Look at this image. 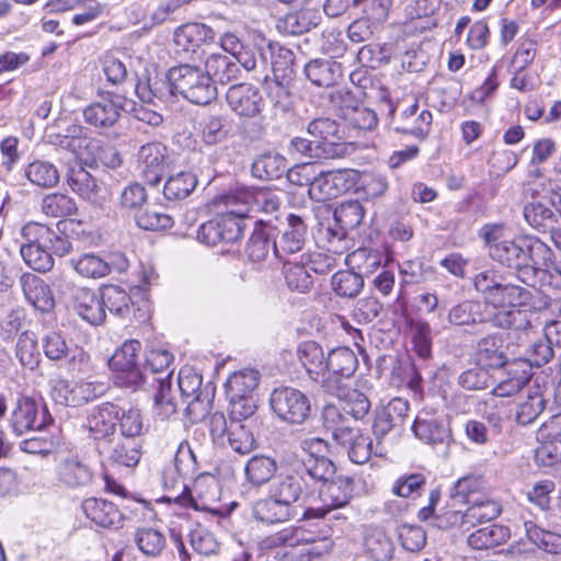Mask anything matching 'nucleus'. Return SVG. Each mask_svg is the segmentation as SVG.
I'll return each mask as SVG.
<instances>
[{"label":"nucleus","mask_w":561,"mask_h":561,"mask_svg":"<svg viewBox=\"0 0 561 561\" xmlns=\"http://www.w3.org/2000/svg\"><path fill=\"white\" fill-rule=\"evenodd\" d=\"M309 486L308 480L297 472L295 467V473L287 474L280 478L272 489V495L287 504L293 506V503L297 502L302 494L304 490Z\"/></svg>","instance_id":"nucleus-42"},{"label":"nucleus","mask_w":561,"mask_h":561,"mask_svg":"<svg viewBox=\"0 0 561 561\" xmlns=\"http://www.w3.org/2000/svg\"><path fill=\"white\" fill-rule=\"evenodd\" d=\"M342 401V410L355 420L364 419L370 411V401L367 396L357 389H348L341 386L339 393H330Z\"/></svg>","instance_id":"nucleus-48"},{"label":"nucleus","mask_w":561,"mask_h":561,"mask_svg":"<svg viewBox=\"0 0 561 561\" xmlns=\"http://www.w3.org/2000/svg\"><path fill=\"white\" fill-rule=\"evenodd\" d=\"M173 360V355L165 350H151L146 355V360L144 368H141L142 373H146V382L148 381L149 376L152 377V382H157V378L167 377L170 373L172 375L173 370H170V365Z\"/></svg>","instance_id":"nucleus-58"},{"label":"nucleus","mask_w":561,"mask_h":561,"mask_svg":"<svg viewBox=\"0 0 561 561\" xmlns=\"http://www.w3.org/2000/svg\"><path fill=\"white\" fill-rule=\"evenodd\" d=\"M217 218L202 224L197 230V240L214 247L220 242L233 243L241 239L247 224L229 206Z\"/></svg>","instance_id":"nucleus-9"},{"label":"nucleus","mask_w":561,"mask_h":561,"mask_svg":"<svg viewBox=\"0 0 561 561\" xmlns=\"http://www.w3.org/2000/svg\"><path fill=\"white\" fill-rule=\"evenodd\" d=\"M533 294L526 287L512 284L506 299L508 309H501L492 314L493 327L515 332L526 331L530 327L529 314L522 308L531 304Z\"/></svg>","instance_id":"nucleus-7"},{"label":"nucleus","mask_w":561,"mask_h":561,"mask_svg":"<svg viewBox=\"0 0 561 561\" xmlns=\"http://www.w3.org/2000/svg\"><path fill=\"white\" fill-rule=\"evenodd\" d=\"M502 512L500 504L495 501L474 502L462 514V524H470L477 526L494 520Z\"/></svg>","instance_id":"nucleus-61"},{"label":"nucleus","mask_w":561,"mask_h":561,"mask_svg":"<svg viewBox=\"0 0 561 561\" xmlns=\"http://www.w3.org/2000/svg\"><path fill=\"white\" fill-rule=\"evenodd\" d=\"M296 357L308 377L322 389V380L327 373V354L316 341H302L297 345Z\"/></svg>","instance_id":"nucleus-23"},{"label":"nucleus","mask_w":561,"mask_h":561,"mask_svg":"<svg viewBox=\"0 0 561 561\" xmlns=\"http://www.w3.org/2000/svg\"><path fill=\"white\" fill-rule=\"evenodd\" d=\"M271 56L267 57V71L272 70L277 79H291L294 76L295 54L291 49L271 41Z\"/></svg>","instance_id":"nucleus-47"},{"label":"nucleus","mask_w":561,"mask_h":561,"mask_svg":"<svg viewBox=\"0 0 561 561\" xmlns=\"http://www.w3.org/2000/svg\"><path fill=\"white\" fill-rule=\"evenodd\" d=\"M231 448L245 455L255 447V439L248 426L239 419H230V431L227 434Z\"/></svg>","instance_id":"nucleus-63"},{"label":"nucleus","mask_w":561,"mask_h":561,"mask_svg":"<svg viewBox=\"0 0 561 561\" xmlns=\"http://www.w3.org/2000/svg\"><path fill=\"white\" fill-rule=\"evenodd\" d=\"M260 373L255 369H242L230 375L226 382V393L229 400L251 397L257 388Z\"/></svg>","instance_id":"nucleus-40"},{"label":"nucleus","mask_w":561,"mask_h":561,"mask_svg":"<svg viewBox=\"0 0 561 561\" xmlns=\"http://www.w3.org/2000/svg\"><path fill=\"white\" fill-rule=\"evenodd\" d=\"M477 357L479 364L490 368H502L507 363V355L497 335H488L477 344Z\"/></svg>","instance_id":"nucleus-43"},{"label":"nucleus","mask_w":561,"mask_h":561,"mask_svg":"<svg viewBox=\"0 0 561 561\" xmlns=\"http://www.w3.org/2000/svg\"><path fill=\"white\" fill-rule=\"evenodd\" d=\"M23 295L36 310L47 313L55 307V298L48 284L38 276L25 273L20 278Z\"/></svg>","instance_id":"nucleus-30"},{"label":"nucleus","mask_w":561,"mask_h":561,"mask_svg":"<svg viewBox=\"0 0 561 561\" xmlns=\"http://www.w3.org/2000/svg\"><path fill=\"white\" fill-rule=\"evenodd\" d=\"M199 135L206 146H216L228 140L230 128L222 115H207L199 122Z\"/></svg>","instance_id":"nucleus-46"},{"label":"nucleus","mask_w":561,"mask_h":561,"mask_svg":"<svg viewBox=\"0 0 561 561\" xmlns=\"http://www.w3.org/2000/svg\"><path fill=\"white\" fill-rule=\"evenodd\" d=\"M410 403L402 398H393L386 405L376 411L373 424L374 434L378 439L383 438L390 432L401 435L409 416Z\"/></svg>","instance_id":"nucleus-19"},{"label":"nucleus","mask_w":561,"mask_h":561,"mask_svg":"<svg viewBox=\"0 0 561 561\" xmlns=\"http://www.w3.org/2000/svg\"><path fill=\"white\" fill-rule=\"evenodd\" d=\"M364 216V206L358 201L343 202L334 210L335 222L346 230L357 228Z\"/></svg>","instance_id":"nucleus-64"},{"label":"nucleus","mask_w":561,"mask_h":561,"mask_svg":"<svg viewBox=\"0 0 561 561\" xmlns=\"http://www.w3.org/2000/svg\"><path fill=\"white\" fill-rule=\"evenodd\" d=\"M307 226L300 216L290 214L282 236L276 240L275 255L283 259L284 254H295L304 249Z\"/></svg>","instance_id":"nucleus-29"},{"label":"nucleus","mask_w":561,"mask_h":561,"mask_svg":"<svg viewBox=\"0 0 561 561\" xmlns=\"http://www.w3.org/2000/svg\"><path fill=\"white\" fill-rule=\"evenodd\" d=\"M506 232L503 225L493 224L485 225L480 236L488 245L489 255L493 261L514 270L523 283L530 284L549 259L551 249L537 238L510 239Z\"/></svg>","instance_id":"nucleus-1"},{"label":"nucleus","mask_w":561,"mask_h":561,"mask_svg":"<svg viewBox=\"0 0 561 561\" xmlns=\"http://www.w3.org/2000/svg\"><path fill=\"white\" fill-rule=\"evenodd\" d=\"M139 176L150 186H157L173 167L172 151L162 142L142 145L137 153Z\"/></svg>","instance_id":"nucleus-8"},{"label":"nucleus","mask_w":561,"mask_h":561,"mask_svg":"<svg viewBox=\"0 0 561 561\" xmlns=\"http://www.w3.org/2000/svg\"><path fill=\"white\" fill-rule=\"evenodd\" d=\"M75 271L85 278H101L110 274L111 267L102 257L93 253H84L70 260Z\"/></svg>","instance_id":"nucleus-57"},{"label":"nucleus","mask_w":561,"mask_h":561,"mask_svg":"<svg viewBox=\"0 0 561 561\" xmlns=\"http://www.w3.org/2000/svg\"><path fill=\"white\" fill-rule=\"evenodd\" d=\"M46 407H39L31 398H20L11 414V427L16 435L28 431H41L51 422Z\"/></svg>","instance_id":"nucleus-16"},{"label":"nucleus","mask_w":561,"mask_h":561,"mask_svg":"<svg viewBox=\"0 0 561 561\" xmlns=\"http://www.w3.org/2000/svg\"><path fill=\"white\" fill-rule=\"evenodd\" d=\"M119 407L104 402L91 408L83 424L94 440H107L115 435Z\"/></svg>","instance_id":"nucleus-20"},{"label":"nucleus","mask_w":561,"mask_h":561,"mask_svg":"<svg viewBox=\"0 0 561 561\" xmlns=\"http://www.w3.org/2000/svg\"><path fill=\"white\" fill-rule=\"evenodd\" d=\"M106 390L103 382L80 380L70 382L57 380L53 394L55 400L67 407H80L101 397Z\"/></svg>","instance_id":"nucleus-15"},{"label":"nucleus","mask_w":561,"mask_h":561,"mask_svg":"<svg viewBox=\"0 0 561 561\" xmlns=\"http://www.w3.org/2000/svg\"><path fill=\"white\" fill-rule=\"evenodd\" d=\"M215 32L203 23H186L174 31V44L184 51H195L203 44L214 41Z\"/></svg>","instance_id":"nucleus-32"},{"label":"nucleus","mask_w":561,"mask_h":561,"mask_svg":"<svg viewBox=\"0 0 561 561\" xmlns=\"http://www.w3.org/2000/svg\"><path fill=\"white\" fill-rule=\"evenodd\" d=\"M288 152L310 160L335 159L345 154L346 147L342 142L316 141L295 137L289 141Z\"/></svg>","instance_id":"nucleus-22"},{"label":"nucleus","mask_w":561,"mask_h":561,"mask_svg":"<svg viewBox=\"0 0 561 561\" xmlns=\"http://www.w3.org/2000/svg\"><path fill=\"white\" fill-rule=\"evenodd\" d=\"M270 407L280 422L289 425H301L311 414L309 397L294 387L275 388L270 396Z\"/></svg>","instance_id":"nucleus-5"},{"label":"nucleus","mask_w":561,"mask_h":561,"mask_svg":"<svg viewBox=\"0 0 561 561\" xmlns=\"http://www.w3.org/2000/svg\"><path fill=\"white\" fill-rule=\"evenodd\" d=\"M549 393L548 378L536 377L527 396L520 397L516 404L515 421L524 426L535 422L546 409Z\"/></svg>","instance_id":"nucleus-18"},{"label":"nucleus","mask_w":561,"mask_h":561,"mask_svg":"<svg viewBox=\"0 0 561 561\" xmlns=\"http://www.w3.org/2000/svg\"><path fill=\"white\" fill-rule=\"evenodd\" d=\"M283 271L286 285L290 290L308 293L312 288L313 279L304 260L284 262Z\"/></svg>","instance_id":"nucleus-54"},{"label":"nucleus","mask_w":561,"mask_h":561,"mask_svg":"<svg viewBox=\"0 0 561 561\" xmlns=\"http://www.w3.org/2000/svg\"><path fill=\"white\" fill-rule=\"evenodd\" d=\"M158 392L154 396L156 413L162 419H169L178 412L179 403L172 394L170 373L167 377L156 379Z\"/></svg>","instance_id":"nucleus-60"},{"label":"nucleus","mask_w":561,"mask_h":561,"mask_svg":"<svg viewBox=\"0 0 561 561\" xmlns=\"http://www.w3.org/2000/svg\"><path fill=\"white\" fill-rule=\"evenodd\" d=\"M296 468L297 472L306 480L308 478V482H312L317 489L334 478L336 470L335 465L329 458L316 457L312 454L297 463Z\"/></svg>","instance_id":"nucleus-33"},{"label":"nucleus","mask_w":561,"mask_h":561,"mask_svg":"<svg viewBox=\"0 0 561 561\" xmlns=\"http://www.w3.org/2000/svg\"><path fill=\"white\" fill-rule=\"evenodd\" d=\"M197 185V176L193 172L181 171L170 175L163 186V196L169 201H181L191 195Z\"/></svg>","instance_id":"nucleus-49"},{"label":"nucleus","mask_w":561,"mask_h":561,"mask_svg":"<svg viewBox=\"0 0 561 561\" xmlns=\"http://www.w3.org/2000/svg\"><path fill=\"white\" fill-rule=\"evenodd\" d=\"M140 351L138 340H128L111 357L108 365L116 373L117 386L136 390L146 382V373L141 371L138 363Z\"/></svg>","instance_id":"nucleus-6"},{"label":"nucleus","mask_w":561,"mask_h":561,"mask_svg":"<svg viewBox=\"0 0 561 561\" xmlns=\"http://www.w3.org/2000/svg\"><path fill=\"white\" fill-rule=\"evenodd\" d=\"M274 229L273 219L254 220V228L245 248V253L252 262L264 261L271 251L275 253Z\"/></svg>","instance_id":"nucleus-24"},{"label":"nucleus","mask_w":561,"mask_h":561,"mask_svg":"<svg viewBox=\"0 0 561 561\" xmlns=\"http://www.w3.org/2000/svg\"><path fill=\"white\" fill-rule=\"evenodd\" d=\"M50 284L57 290L59 297L88 323L99 325L104 322L106 317L103 309L104 301L94 290L84 286H76L61 273L53 274Z\"/></svg>","instance_id":"nucleus-4"},{"label":"nucleus","mask_w":561,"mask_h":561,"mask_svg":"<svg viewBox=\"0 0 561 561\" xmlns=\"http://www.w3.org/2000/svg\"><path fill=\"white\" fill-rule=\"evenodd\" d=\"M299 530H304V528H283L275 536L268 538L265 541V546L267 548L280 545L295 546L299 541H305L307 543H310V547L306 548L304 553L308 556V558H318L324 553H328L332 549L333 542L330 538L323 537L320 538L319 540H314L312 538L305 536L304 531H301V534L299 535Z\"/></svg>","instance_id":"nucleus-26"},{"label":"nucleus","mask_w":561,"mask_h":561,"mask_svg":"<svg viewBox=\"0 0 561 561\" xmlns=\"http://www.w3.org/2000/svg\"><path fill=\"white\" fill-rule=\"evenodd\" d=\"M345 263L364 279V276H370L381 266L382 254L370 248H358L346 255Z\"/></svg>","instance_id":"nucleus-41"},{"label":"nucleus","mask_w":561,"mask_h":561,"mask_svg":"<svg viewBox=\"0 0 561 561\" xmlns=\"http://www.w3.org/2000/svg\"><path fill=\"white\" fill-rule=\"evenodd\" d=\"M360 180L354 169L322 171L311 183V195L317 199H331L353 190Z\"/></svg>","instance_id":"nucleus-13"},{"label":"nucleus","mask_w":561,"mask_h":561,"mask_svg":"<svg viewBox=\"0 0 561 561\" xmlns=\"http://www.w3.org/2000/svg\"><path fill=\"white\" fill-rule=\"evenodd\" d=\"M321 14L314 8H301L298 11L287 13L278 20L277 28L287 35H300L317 27L321 22Z\"/></svg>","instance_id":"nucleus-31"},{"label":"nucleus","mask_w":561,"mask_h":561,"mask_svg":"<svg viewBox=\"0 0 561 561\" xmlns=\"http://www.w3.org/2000/svg\"><path fill=\"white\" fill-rule=\"evenodd\" d=\"M215 398V387L211 382L204 385V389L199 394L184 400L186 403L185 412L192 422L197 423L206 419L213 408Z\"/></svg>","instance_id":"nucleus-55"},{"label":"nucleus","mask_w":561,"mask_h":561,"mask_svg":"<svg viewBox=\"0 0 561 561\" xmlns=\"http://www.w3.org/2000/svg\"><path fill=\"white\" fill-rule=\"evenodd\" d=\"M229 108L239 117L256 118L265 108V99L260 89L251 83L229 87L226 93Z\"/></svg>","instance_id":"nucleus-14"},{"label":"nucleus","mask_w":561,"mask_h":561,"mask_svg":"<svg viewBox=\"0 0 561 561\" xmlns=\"http://www.w3.org/2000/svg\"><path fill=\"white\" fill-rule=\"evenodd\" d=\"M205 72L210 82L227 84L239 78L240 68L232 57L222 54H211L205 60Z\"/></svg>","instance_id":"nucleus-37"},{"label":"nucleus","mask_w":561,"mask_h":561,"mask_svg":"<svg viewBox=\"0 0 561 561\" xmlns=\"http://www.w3.org/2000/svg\"><path fill=\"white\" fill-rule=\"evenodd\" d=\"M510 528H477L468 536V545L482 550L504 543L510 538Z\"/></svg>","instance_id":"nucleus-62"},{"label":"nucleus","mask_w":561,"mask_h":561,"mask_svg":"<svg viewBox=\"0 0 561 561\" xmlns=\"http://www.w3.org/2000/svg\"><path fill=\"white\" fill-rule=\"evenodd\" d=\"M123 111L122 98L116 94L106 93L99 101L93 102L83 111L87 124L95 128H111L119 119Z\"/></svg>","instance_id":"nucleus-21"},{"label":"nucleus","mask_w":561,"mask_h":561,"mask_svg":"<svg viewBox=\"0 0 561 561\" xmlns=\"http://www.w3.org/2000/svg\"><path fill=\"white\" fill-rule=\"evenodd\" d=\"M287 170L286 159L276 152L257 156L251 165V173L260 180L279 179Z\"/></svg>","instance_id":"nucleus-44"},{"label":"nucleus","mask_w":561,"mask_h":561,"mask_svg":"<svg viewBox=\"0 0 561 561\" xmlns=\"http://www.w3.org/2000/svg\"><path fill=\"white\" fill-rule=\"evenodd\" d=\"M244 471L249 482L262 485L274 477L277 463L268 456L255 455L248 460Z\"/></svg>","instance_id":"nucleus-51"},{"label":"nucleus","mask_w":561,"mask_h":561,"mask_svg":"<svg viewBox=\"0 0 561 561\" xmlns=\"http://www.w3.org/2000/svg\"><path fill=\"white\" fill-rule=\"evenodd\" d=\"M82 511L95 526H114L121 520V513L115 505L104 500L87 499L82 503Z\"/></svg>","instance_id":"nucleus-39"},{"label":"nucleus","mask_w":561,"mask_h":561,"mask_svg":"<svg viewBox=\"0 0 561 561\" xmlns=\"http://www.w3.org/2000/svg\"><path fill=\"white\" fill-rule=\"evenodd\" d=\"M218 204L229 206L232 213L243 220L257 219V214H264L277 219L280 207L278 194L268 188L237 187L219 196Z\"/></svg>","instance_id":"nucleus-2"},{"label":"nucleus","mask_w":561,"mask_h":561,"mask_svg":"<svg viewBox=\"0 0 561 561\" xmlns=\"http://www.w3.org/2000/svg\"><path fill=\"white\" fill-rule=\"evenodd\" d=\"M256 522L265 524H278L288 522L294 513L293 506H288L275 496L257 501L252 508Z\"/></svg>","instance_id":"nucleus-38"},{"label":"nucleus","mask_w":561,"mask_h":561,"mask_svg":"<svg viewBox=\"0 0 561 561\" xmlns=\"http://www.w3.org/2000/svg\"><path fill=\"white\" fill-rule=\"evenodd\" d=\"M168 81L172 92L181 94L193 104L206 105L217 96V89L209 76L197 66L183 64L171 68Z\"/></svg>","instance_id":"nucleus-3"},{"label":"nucleus","mask_w":561,"mask_h":561,"mask_svg":"<svg viewBox=\"0 0 561 561\" xmlns=\"http://www.w3.org/2000/svg\"><path fill=\"white\" fill-rule=\"evenodd\" d=\"M65 221H59L55 228L39 222H27L21 229L22 244L50 249L57 256H65L71 251L72 244L64 233Z\"/></svg>","instance_id":"nucleus-10"},{"label":"nucleus","mask_w":561,"mask_h":561,"mask_svg":"<svg viewBox=\"0 0 561 561\" xmlns=\"http://www.w3.org/2000/svg\"><path fill=\"white\" fill-rule=\"evenodd\" d=\"M357 367V356L350 347L332 348L327 354V373L322 380V390L327 393H339L344 380L350 379Z\"/></svg>","instance_id":"nucleus-11"},{"label":"nucleus","mask_w":561,"mask_h":561,"mask_svg":"<svg viewBox=\"0 0 561 561\" xmlns=\"http://www.w3.org/2000/svg\"><path fill=\"white\" fill-rule=\"evenodd\" d=\"M15 356L24 368L34 370L38 367L41 352L33 332L25 331L19 335L15 344Z\"/></svg>","instance_id":"nucleus-53"},{"label":"nucleus","mask_w":561,"mask_h":561,"mask_svg":"<svg viewBox=\"0 0 561 561\" xmlns=\"http://www.w3.org/2000/svg\"><path fill=\"white\" fill-rule=\"evenodd\" d=\"M48 141L64 148L77 158L84 154L87 148H98L99 140L85 136V129L79 124H69L62 133H48Z\"/></svg>","instance_id":"nucleus-27"},{"label":"nucleus","mask_w":561,"mask_h":561,"mask_svg":"<svg viewBox=\"0 0 561 561\" xmlns=\"http://www.w3.org/2000/svg\"><path fill=\"white\" fill-rule=\"evenodd\" d=\"M364 545L368 556L375 561H390L393 554V543L383 528H369L365 535Z\"/></svg>","instance_id":"nucleus-50"},{"label":"nucleus","mask_w":561,"mask_h":561,"mask_svg":"<svg viewBox=\"0 0 561 561\" xmlns=\"http://www.w3.org/2000/svg\"><path fill=\"white\" fill-rule=\"evenodd\" d=\"M101 299L104 301L103 309L107 308L111 313L119 318H127L134 305L129 295L115 285L105 286Z\"/></svg>","instance_id":"nucleus-56"},{"label":"nucleus","mask_w":561,"mask_h":561,"mask_svg":"<svg viewBox=\"0 0 561 561\" xmlns=\"http://www.w3.org/2000/svg\"><path fill=\"white\" fill-rule=\"evenodd\" d=\"M331 287L340 297L354 298L362 291L364 279L352 270L339 271L331 277Z\"/></svg>","instance_id":"nucleus-59"},{"label":"nucleus","mask_w":561,"mask_h":561,"mask_svg":"<svg viewBox=\"0 0 561 561\" xmlns=\"http://www.w3.org/2000/svg\"><path fill=\"white\" fill-rule=\"evenodd\" d=\"M304 72L317 87H332L342 78L341 65L332 59H312L306 64Z\"/></svg>","instance_id":"nucleus-35"},{"label":"nucleus","mask_w":561,"mask_h":561,"mask_svg":"<svg viewBox=\"0 0 561 561\" xmlns=\"http://www.w3.org/2000/svg\"><path fill=\"white\" fill-rule=\"evenodd\" d=\"M28 181L43 188H51L59 182V172L55 164L49 161L35 160L25 169Z\"/></svg>","instance_id":"nucleus-52"},{"label":"nucleus","mask_w":561,"mask_h":561,"mask_svg":"<svg viewBox=\"0 0 561 561\" xmlns=\"http://www.w3.org/2000/svg\"><path fill=\"white\" fill-rule=\"evenodd\" d=\"M353 492V479L339 476L318 486L321 502L327 507L345 506Z\"/></svg>","instance_id":"nucleus-36"},{"label":"nucleus","mask_w":561,"mask_h":561,"mask_svg":"<svg viewBox=\"0 0 561 561\" xmlns=\"http://www.w3.org/2000/svg\"><path fill=\"white\" fill-rule=\"evenodd\" d=\"M540 432L547 439L537 449V457L549 465L561 461V413L543 424Z\"/></svg>","instance_id":"nucleus-34"},{"label":"nucleus","mask_w":561,"mask_h":561,"mask_svg":"<svg viewBox=\"0 0 561 561\" xmlns=\"http://www.w3.org/2000/svg\"><path fill=\"white\" fill-rule=\"evenodd\" d=\"M271 41L257 35L253 37L251 45L241 46L236 56L232 57L237 65L242 66L247 71H259L264 78L267 77V57L271 56Z\"/></svg>","instance_id":"nucleus-25"},{"label":"nucleus","mask_w":561,"mask_h":561,"mask_svg":"<svg viewBox=\"0 0 561 561\" xmlns=\"http://www.w3.org/2000/svg\"><path fill=\"white\" fill-rule=\"evenodd\" d=\"M66 179L75 193L98 207H102L108 199V188L93 178L80 163L68 169Z\"/></svg>","instance_id":"nucleus-17"},{"label":"nucleus","mask_w":561,"mask_h":561,"mask_svg":"<svg viewBox=\"0 0 561 561\" xmlns=\"http://www.w3.org/2000/svg\"><path fill=\"white\" fill-rule=\"evenodd\" d=\"M139 439H117L108 450V460L116 466L135 468L141 458Z\"/></svg>","instance_id":"nucleus-45"},{"label":"nucleus","mask_w":561,"mask_h":561,"mask_svg":"<svg viewBox=\"0 0 561 561\" xmlns=\"http://www.w3.org/2000/svg\"><path fill=\"white\" fill-rule=\"evenodd\" d=\"M94 471L83 457L78 454L62 456L55 467V479L59 488L82 491L94 481Z\"/></svg>","instance_id":"nucleus-12"},{"label":"nucleus","mask_w":561,"mask_h":561,"mask_svg":"<svg viewBox=\"0 0 561 561\" xmlns=\"http://www.w3.org/2000/svg\"><path fill=\"white\" fill-rule=\"evenodd\" d=\"M412 431L420 440L430 445L448 444L451 439V431L445 421L428 413L415 417Z\"/></svg>","instance_id":"nucleus-28"}]
</instances>
